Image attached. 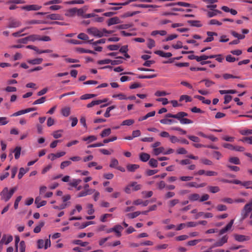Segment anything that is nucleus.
<instances>
[{"label": "nucleus", "mask_w": 252, "mask_h": 252, "mask_svg": "<svg viewBox=\"0 0 252 252\" xmlns=\"http://www.w3.org/2000/svg\"><path fill=\"white\" fill-rule=\"evenodd\" d=\"M141 185L138 184L137 182H132L125 187L124 191L126 193L129 194L131 191H135L140 190L141 189Z\"/></svg>", "instance_id": "f257e3e1"}, {"label": "nucleus", "mask_w": 252, "mask_h": 252, "mask_svg": "<svg viewBox=\"0 0 252 252\" xmlns=\"http://www.w3.org/2000/svg\"><path fill=\"white\" fill-rule=\"evenodd\" d=\"M173 116L174 118L178 119L182 124H189L192 123L191 120L184 118L188 116V114L184 112H180Z\"/></svg>", "instance_id": "f03ea898"}, {"label": "nucleus", "mask_w": 252, "mask_h": 252, "mask_svg": "<svg viewBox=\"0 0 252 252\" xmlns=\"http://www.w3.org/2000/svg\"><path fill=\"white\" fill-rule=\"evenodd\" d=\"M87 32L90 34L97 37H102L103 36H107L106 34H103L102 30H99L96 28L92 27L87 29Z\"/></svg>", "instance_id": "7ed1b4c3"}, {"label": "nucleus", "mask_w": 252, "mask_h": 252, "mask_svg": "<svg viewBox=\"0 0 252 252\" xmlns=\"http://www.w3.org/2000/svg\"><path fill=\"white\" fill-rule=\"evenodd\" d=\"M252 210V201L251 200V201L246 204L242 211V213H241V215H242V220H244L245 218H246L248 216V214Z\"/></svg>", "instance_id": "20e7f679"}, {"label": "nucleus", "mask_w": 252, "mask_h": 252, "mask_svg": "<svg viewBox=\"0 0 252 252\" xmlns=\"http://www.w3.org/2000/svg\"><path fill=\"white\" fill-rule=\"evenodd\" d=\"M21 24V22L19 20L13 17H10L8 20L7 28L9 29L16 28L20 27Z\"/></svg>", "instance_id": "39448f33"}, {"label": "nucleus", "mask_w": 252, "mask_h": 252, "mask_svg": "<svg viewBox=\"0 0 252 252\" xmlns=\"http://www.w3.org/2000/svg\"><path fill=\"white\" fill-rule=\"evenodd\" d=\"M0 195L1 196V199L5 202L8 201L12 196V195L9 192L8 189L7 187L3 189L2 191L0 192Z\"/></svg>", "instance_id": "423d86ee"}, {"label": "nucleus", "mask_w": 252, "mask_h": 252, "mask_svg": "<svg viewBox=\"0 0 252 252\" xmlns=\"http://www.w3.org/2000/svg\"><path fill=\"white\" fill-rule=\"evenodd\" d=\"M81 181L80 179H74L71 182L69 183L68 185L72 187L75 188L77 190H80L82 189L81 186H79Z\"/></svg>", "instance_id": "0eeeda50"}, {"label": "nucleus", "mask_w": 252, "mask_h": 252, "mask_svg": "<svg viewBox=\"0 0 252 252\" xmlns=\"http://www.w3.org/2000/svg\"><path fill=\"white\" fill-rule=\"evenodd\" d=\"M233 236L236 241L240 242L248 241L250 239L249 236L237 234H234Z\"/></svg>", "instance_id": "6e6552de"}, {"label": "nucleus", "mask_w": 252, "mask_h": 252, "mask_svg": "<svg viewBox=\"0 0 252 252\" xmlns=\"http://www.w3.org/2000/svg\"><path fill=\"white\" fill-rule=\"evenodd\" d=\"M122 23L120 19L118 17H114L109 19L107 21V24L108 26L111 25L120 24Z\"/></svg>", "instance_id": "1a4fd4ad"}, {"label": "nucleus", "mask_w": 252, "mask_h": 252, "mask_svg": "<svg viewBox=\"0 0 252 252\" xmlns=\"http://www.w3.org/2000/svg\"><path fill=\"white\" fill-rule=\"evenodd\" d=\"M41 8V6L37 5H28L25 6H23L21 7L22 9L26 10L27 11H31V10H38L40 9Z\"/></svg>", "instance_id": "9d476101"}, {"label": "nucleus", "mask_w": 252, "mask_h": 252, "mask_svg": "<svg viewBox=\"0 0 252 252\" xmlns=\"http://www.w3.org/2000/svg\"><path fill=\"white\" fill-rule=\"evenodd\" d=\"M228 237L226 236H223L220 240L216 242L212 247H217L222 246L224 244L227 242Z\"/></svg>", "instance_id": "9b49d317"}, {"label": "nucleus", "mask_w": 252, "mask_h": 252, "mask_svg": "<svg viewBox=\"0 0 252 252\" xmlns=\"http://www.w3.org/2000/svg\"><path fill=\"white\" fill-rule=\"evenodd\" d=\"M123 227L120 224H117L114 226V232L115 233L116 236L120 237L122 236V231Z\"/></svg>", "instance_id": "f8f14e48"}, {"label": "nucleus", "mask_w": 252, "mask_h": 252, "mask_svg": "<svg viewBox=\"0 0 252 252\" xmlns=\"http://www.w3.org/2000/svg\"><path fill=\"white\" fill-rule=\"evenodd\" d=\"M206 33L208 37L204 40V42H209L212 41L214 39L213 36L218 35L217 33L215 32H207Z\"/></svg>", "instance_id": "ddd939ff"}, {"label": "nucleus", "mask_w": 252, "mask_h": 252, "mask_svg": "<svg viewBox=\"0 0 252 252\" xmlns=\"http://www.w3.org/2000/svg\"><path fill=\"white\" fill-rule=\"evenodd\" d=\"M155 54L164 58H169L172 56V54L170 52L165 53L160 50H157L155 51Z\"/></svg>", "instance_id": "4468645a"}, {"label": "nucleus", "mask_w": 252, "mask_h": 252, "mask_svg": "<svg viewBox=\"0 0 252 252\" xmlns=\"http://www.w3.org/2000/svg\"><path fill=\"white\" fill-rule=\"evenodd\" d=\"M47 18L53 20H62L63 17L58 14H51L47 16Z\"/></svg>", "instance_id": "2eb2a0df"}, {"label": "nucleus", "mask_w": 252, "mask_h": 252, "mask_svg": "<svg viewBox=\"0 0 252 252\" xmlns=\"http://www.w3.org/2000/svg\"><path fill=\"white\" fill-rule=\"evenodd\" d=\"M97 139L96 136L94 135H90L87 137H84L82 138V140L86 141L87 144H89Z\"/></svg>", "instance_id": "dca6fc26"}, {"label": "nucleus", "mask_w": 252, "mask_h": 252, "mask_svg": "<svg viewBox=\"0 0 252 252\" xmlns=\"http://www.w3.org/2000/svg\"><path fill=\"white\" fill-rule=\"evenodd\" d=\"M199 198H200V195L198 193H192L189 194L188 196V199L190 201H199Z\"/></svg>", "instance_id": "f3484780"}, {"label": "nucleus", "mask_w": 252, "mask_h": 252, "mask_svg": "<svg viewBox=\"0 0 252 252\" xmlns=\"http://www.w3.org/2000/svg\"><path fill=\"white\" fill-rule=\"evenodd\" d=\"M109 4L111 5L120 6L118 7H110V8H108V9L112 10H118L121 8L122 6L125 5L124 4V2H122V3L111 2V3H109Z\"/></svg>", "instance_id": "a211bd4d"}, {"label": "nucleus", "mask_w": 252, "mask_h": 252, "mask_svg": "<svg viewBox=\"0 0 252 252\" xmlns=\"http://www.w3.org/2000/svg\"><path fill=\"white\" fill-rule=\"evenodd\" d=\"M140 159L143 162H146L150 159V156L145 153H142L139 155Z\"/></svg>", "instance_id": "6ab92c4d"}, {"label": "nucleus", "mask_w": 252, "mask_h": 252, "mask_svg": "<svg viewBox=\"0 0 252 252\" xmlns=\"http://www.w3.org/2000/svg\"><path fill=\"white\" fill-rule=\"evenodd\" d=\"M35 203L36 204L37 207L39 208L40 207L45 205L46 204V201L44 200L41 201L40 197L38 196L35 198Z\"/></svg>", "instance_id": "aec40b11"}, {"label": "nucleus", "mask_w": 252, "mask_h": 252, "mask_svg": "<svg viewBox=\"0 0 252 252\" xmlns=\"http://www.w3.org/2000/svg\"><path fill=\"white\" fill-rule=\"evenodd\" d=\"M94 191H95V190H84V191L80 192L77 194V197H81L85 196H86L87 195H89V194H91L94 192Z\"/></svg>", "instance_id": "412c9836"}, {"label": "nucleus", "mask_w": 252, "mask_h": 252, "mask_svg": "<svg viewBox=\"0 0 252 252\" xmlns=\"http://www.w3.org/2000/svg\"><path fill=\"white\" fill-rule=\"evenodd\" d=\"M139 167V165L135 164H129L127 165V170L129 172H134Z\"/></svg>", "instance_id": "4be33fe9"}, {"label": "nucleus", "mask_w": 252, "mask_h": 252, "mask_svg": "<svg viewBox=\"0 0 252 252\" xmlns=\"http://www.w3.org/2000/svg\"><path fill=\"white\" fill-rule=\"evenodd\" d=\"M228 161L232 164L238 165L240 164V159L238 157H230L228 158Z\"/></svg>", "instance_id": "5701e85b"}, {"label": "nucleus", "mask_w": 252, "mask_h": 252, "mask_svg": "<svg viewBox=\"0 0 252 252\" xmlns=\"http://www.w3.org/2000/svg\"><path fill=\"white\" fill-rule=\"evenodd\" d=\"M179 101L180 102H183L184 101H185V102H191L192 101V98L189 95H182L180 97Z\"/></svg>", "instance_id": "b1692460"}, {"label": "nucleus", "mask_w": 252, "mask_h": 252, "mask_svg": "<svg viewBox=\"0 0 252 252\" xmlns=\"http://www.w3.org/2000/svg\"><path fill=\"white\" fill-rule=\"evenodd\" d=\"M167 34V32L165 30H161V31H153L151 33V35L152 36H156L157 34H159L161 36L165 35Z\"/></svg>", "instance_id": "393cba45"}, {"label": "nucleus", "mask_w": 252, "mask_h": 252, "mask_svg": "<svg viewBox=\"0 0 252 252\" xmlns=\"http://www.w3.org/2000/svg\"><path fill=\"white\" fill-rule=\"evenodd\" d=\"M43 61V59L41 58H37L33 60H29L28 61V63L32 64H39Z\"/></svg>", "instance_id": "a878e982"}, {"label": "nucleus", "mask_w": 252, "mask_h": 252, "mask_svg": "<svg viewBox=\"0 0 252 252\" xmlns=\"http://www.w3.org/2000/svg\"><path fill=\"white\" fill-rule=\"evenodd\" d=\"M239 132L242 135L247 136L252 135V129H240Z\"/></svg>", "instance_id": "bb28decb"}, {"label": "nucleus", "mask_w": 252, "mask_h": 252, "mask_svg": "<svg viewBox=\"0 0 252 252\" xmlns=\"http://www.w3.org/2000/svg\"><path fill=\"white\" fill-rule=\"evenodd\" d=\"M21 148L20 147H16L13 151L14 153V157L15 159H17L20 158L21 155Z\"/></svg>", "instance_id": "cd10ccee"}, {"label": "nucleus", "mask_w": 252, "mask_h": 252, "mask_svg": "<svg viewBox=\"0 0 252 252\" xmlns=\"http://www.w3.org/2000/svg\"><path fill=\"white\" fill-rule=\"evenodd\" d=\"M155 115V111H151L147 114L145 116L143 117H140L138 119L139 121H142L143 120H146L148 119L149 117L154 116Z\"/></svg>", "instance_id": "c85d7f7f"}, {"label": "nucleus", "mask_w": 252, "mask_h": 252, "mask_svg": "<svg viewBox=\"0 0 252 252\" xmlns=\"http://www.w3.org/2000/svg\"><path fill=\"white\" fill-rule=\"evenodd\" d=\"M188 23L190 25V26L193 27H201L202 26L201 24L199 21L189 20L188 21Z\"/></svg>", "instance_id": "c756f323"}, {"label": "nucleus", "mask_w": 252, "mask_h": 252, "mask_svg": "<svg viewBox=\"0 0 252 252\" xmlns=\"http://www.w3.org/2000/svg\"><path fill=\"white\" fill-rule=\"evenodd\" d=\"M29 169L28 168L27 169H25L23 167L20 168L19 172L18 175V177L19 179H21L23 175L26 174L28 171Z\"/></svg>", "instance_id": "7c9ffc66"}, {"label": "nucleus", "mask_w": 252, "mask_h": 252, "mask_svg": "<svg viewBox=\"0 0 252 252\" xmlns=\"http://www.w3.org/2000/svg\"><path fill=\"white\" fill-rule=\"evenodd\" d=\"M132 27L131 24H126L117 26L116 28L119 30L127 29Z\"/></svg>", "instance_id": "2f4dec72"}, {"label": "nucleus", "mask_w": 252, "mask_h": 252, "mask_svg": "<svg viewBox=\"0 0 252 252\" xmlns=\"http://www.w3.org/2000/svg\"><path fill=\"white\" fill-rule=\"evenodd\" d=\"M164 151V148L162 147H160L159 148H157L154 149L153 153L156 156H158L161 153L163 154Z\"/></svg>", "instance_id": "473e14b6"}, {"label": "nucleus", "mask_w": 252, "mask_h": 252, "mask_svg": "<svg viewBox=\"0 0 252 252\" xmlns=\"http://www.w3.org/2000/svg\"><path fill=\"white\" fill-rule=\"evenodd\" d=\"M4 237L5 239L3 240V243H4L5 245L8 244L13 240V237L11 235L7 236L6 235H3L2 238H3Z\"/></svg>", "instance_id": "72a5a7b5"}, {"label": "nucleus", "mask_w": 252, "mask_h": 252, "mask_svg": "<svg viewBox=\"0 0 252 252\" xmlns=\"http://www.w3.org/2000/svg\"><path fill=\"white\" fill-rule=\"evenodd\" d=\"M141 214V212L136 211L132 213H128L126 215V216L129 219H134Z\"/></svg>", "instance_id": "f704fd0d"}, {"label": "nucleus", "mask_w": 252, "mask_h": 252, "mask_svg": "<svg viewBox=\"0 0 252 252\" xmlns=\"http://www.w3.org/2000/svg\"><path fill=\"white\" fill-rule=\"evenodd\" d=\"M230 33L234 37L237 38L238 39H243L245 37L244 35L239 34L234 31H231Z\"/></svg>", "instance_id": "c9c22d12"}, {"label": "nucleus", "mask_w": 252, "mask_h": 252, "mask_svg": "<svg viewBox=\"0 0 252 252\" xmlns=\"http://www.w3.org/2000/svg\"><path fill=\"white\" fill-rule=\"evenodd\" d=\"M63 131L62 130H58L55 131H54L52 133V135L55 139H58L62 136V133Z\"/></svg>", "instance_id": "e433bc0d"}, {"label": "nucleus", "mask_w": 252, "mask_h": 252, "mask_svg": "<svg viewBox=\"0 0 252 252\" xmlns=\"http://www.w3.org/2000/svg\"><path fill=\"white\" fill-rule=\"evenodd\" d=\"M240 141L243 142H246L249 144H252V136L250 137H244L243 138L239 140Z\"/></svg>", "instance_id": "4c0bfd02"}, {"label": "nucleus", "mask_w": 252, "mask_h": 252, "mask_svg": "<svg viewBox=\"0 0 252 252\" xmlns=\"http://www.w3.org/2000/svg\"><path fill=\"white\" fill-rule=\"evenodd\" d=\"M111 130L110 128H108L107 129H105L103 130L100 134V136L101 137H104L109 135L111 134Z\"/></svg>", "instance_id": "58836bf2"}, {"label": "nucleus", "mask_w": 252, "mask_h": 252, "mask_svg": "<svg viewBox=\"0 0 252 252\" xmlns=\"http://www.w3.org/2000/svg\"><path fill=\"white\" fill-rule=\"evenodd\" d=\"M113 98H118L120 100L127 99V97L124 94H115L112 95Z\"/></svg>", "instance_id": "ea45409f"}, {"label": "nucleus", "mask_w": 252, "mask_h": 252, "mask_svg": "<svg viewBox=\"0 0 252 252\" xmlns=\"http://www.w3.org/2000/svg\"><path fill=\"white\" fill-rule=\"evenodd\" d=\"M195 97L198 98L199 100H201L204 103L207 104H210L211 103V100L210 99H205V97L202 96L196 95Z\"/></svg>", "instance_id": "a19ab883"}, {"label": "nucleus", "mask_w": 252, "mask_h": 252, "mask_svg": "<svg viewBox=\"0 0 252 252\" xmlns=\"http://www.w3.org/2000/svg\"><path fill=\"white\" fill-rule=\"evenodd\" d=\"M73 243V244H74L75 245H79L82 247H86L89 244L88 242H83L80 240H74Z\"/></svg>", "instance_id": "79ce46f5"}, {"label": "nucleus", "mask_w": 252, "mask_h": 252, "mask_svg": "<svg viewBox=\"0 0 252 252\" xmlns=\"http://www.w3.org/2000/svg\"><path fill=\"white\" fill-rule=\"evenodd\" d=\"M72 163L70 160H66L63 161L60 165V168L62 169H63L66 167L69 166Z\"/></svg>", "instance_id": "37998d69"}, {"label": "nucleus", "mask_w": 252, "mask_h": 252, "mask_svg": "<svg viewBox=\"0 0 252 252\" xmlns=\"http://www.w3.org/2000/svg\"><path fill=\"white\" fill-rule=\"evenodd\" d=\"M220 93L221 94H234L237 93V91L234 90H220L219 91Z\"/></svg>", "instance_id": "c03bdc74"}, {"label": "nucleus", "mask_w": 252, "mask_h": 252, "mask_svg": "<svg viewBox=\"0 0 252 252\" xmlns=\"http://www.w3.org/2000/svg\"><path fill=\"white\" fill-rule=\"evenodd\" d=\"M242 186L245 187L246 189H252V181H244L243 182Z\"/></svg>", "instance_id": "a18cd8bd"}, {"label": "nucleus", "mask_w": 252, "mask_h": 252, "mask_svg": "<svg viewBox=\"0 0 252 252\" xmlns=\"http://www.w3.org/2000/svg\"><path fill=\"white\" fill-rule=\"evenodd\" d=\"M200 161L202 163L207 165H213V162L206 158H202L200 159Z\"/></svg>", "instance_id": "49530a36"}, {"label": "nucleus", "mask_w": 252, "mask_h": 252, "mask_svg": "<svg viewBox=\"0 0 252 252\" xmlns=\"http://www.w3.org/2000/svg\"><path fill=\"white\" fill-rule=\"evenodd\" d=\"M44 224V222H43V221L40 222L39 223V224L34 228V229L33 230L34 232L35 233H39L41 230V227H42L43 226Z\"/></svg>", "instance_id": "de8ad7c7"}, {"label": "nucleus", "mask_w": 252, "mask_h": 252, "mask_svg": "<svg viewBox=\"0 0 252 252\" xmlns=\"http://www.w3.org/2000/svg\"><path fill=\"white\" fill-rule=\"evenodd\" d=\"M95 96H96V95L94 94H85L82 95L80 97V99L82 100H85V99H88L93 98L94 97H95Z\"/></svg>", "instance_id": "09e8293b"}, {"label": "nucleus", "mask_w": 252, "mask_h": 252, "mask_svg": "<svg viewBox=\"0 0 252 252\" xmlns=\"http://www.w3.org/2000/svg\"><path fill=\"white\" fill-rule=\"evenodd\" d=\"M134 123V121L132 119H128L124 121L122 124V126H130Z\"/></svg>", "instance_id": "8fccbe9b"}, {"label": "nucleus", "mask_w": 252, "mask_h": 252, "mask_svg": "<svg viewBox=\"0 0 252 252\" xmlns=\"http://www.w3.org/2000/svg\"><path fill=\"white\" fill-rule=\"evenodd\" d=\"M149 165L152 167H157L158 166V161L154 158H151L149 162Z\"/></svg>", "instance_id": "3c124183"}, {"label": "nucleus", "mask_w": 252, "mask_h": 252, "mask_svg": "<svg viewBox=\"0 0 252 252\" xmlns=\"http://www.w3.org/2000/svg\"><path fill=\"white\" fill-rule=\"evenodd\" d=\"M29 41H34L35 40H39V35L36 34H32L28 36Z\"/></svg>", "instance_id": "603ef678"}, {"label": "nucleus", "mask_w": 252, "mask_h": 252, "mask_svg": "<svg viewBox=\"0 0 252 252\" xmlns=\"http://www.w3.org/2000/svg\"><path fill=\"white\" fill-rule=\"evenodd\" d=\"M202 239H196L188 241L187 245L189 246H193L196 245L198 243L201 242Z\"/></svg>", "instance_id": "864d4df0"}, {"label": "nucleus", "mask_w": 252, "mask_h": 252, "mask_svg": "<svg viewBox=\"0 0 252 252\" xmlns=\"http://www.w3.org/2000/svg\"><path fill=\"white\" fill-rule=\"evenodd\" d=\"M179 203V200L178 199H174L170 200L168 203V205L170 207H173Z\"/></svg>", "instance_id": "5fc2aeb1"}, {"label": "nucleus", "mask_w": 252, "mask_h": 252, "mask_svg": "<svg viewBox=\"0 0 252 252\" xmlns=\"http://www.w3.org/2000/svg\"><path fill=\"white\" fill-rule=\"evenodd\" d=\"M112 216V215L110 214H105L100 217V220L101 222H104L106 221L107 218H108L109 217H111Z\"/></svg>", "instance_id": "6e6d98bb"}, {"label": "nucleus", "mask_w": 252, "mask_h": 252, "mask_svg": "<svg viewBox=\"0 0 252 252\" xmlns=\"http://www.w3.org/2000/svg\"><path fill=\"white\" fill-rule=\"evenodd\" d=\"M78 38L83 40H88L89 36L84 33H80L77 36Z\"/></svg>", "instance_id": "4d7b16f0"}, {"label": "nucleus", "mask_w": 252, "mask_h": 252, "mask_svg": "<svg viewBox=\"0 0 252 252\" xmlns=\"http://www.w3.org/2000/svg\"><path fill=\"white\" fill-rule=\"evenodd\" d=\"M209 190L212 193H215L220 191V188L218 187L210 186L208 188Z\"/></svg>", "instance_id": "13d9d810"}, {"label": "nucleus", "mask_w": 252, "mask_h": 252, "mask_svg": "<svg viewBox=\"0 0 252 252\" xmlns=\"http://www.w3.org/2000/svg\"><path fill=\"white\" fill-rule=\"evenodd\" d=\"M120 47V45H110L107 46V48L110 51H116Z\"/></svg>", "instance_id": "bf43d9fd"}, {"label": "nucleus", "mask_w": 252, "mask_h": 252, "mask_svg": "<svg viewBox=\"0 0 252 252\" xmlns=\"http://www.w3.org/2000/svg\"><path fill=\"white\" fill-rule=\"evenodd\" d=\"M176 161L179 162V163L182 165L190 164L191 163V161L189 159H183L180 161L177 159Z\"/></svg>", "instance_id": "052dcab7"}, {"label": "nucleus", "mask_w": 252, "mask_h": 252, "mask_svg": "<svg viewBox=\"0 0 252 252\" xmlns=\"http://www.w3.org/2000/svg\"><path fill=\"white\" fill-rule=\"evenodd\" d=\"M19 250L20 252H25L26 244L24 241H22L20 242Z\"/></svg>", "instance_id": "680f3d73"}, {"label": "nucleus", "mask_w": 252, "mask_h": 252, "mask_svg": "<svg viewBox=\"0 0 252 252\" xmlns=\"http://www.w3.org/2000/svg\"><path fill=\"white\" fill-rule=\"evenodd\" d=\"M155 46V41H154V40L153 39H151V38H149L148 39L147 47L149 49H152V48H153Z\"/></svg>", "instance_id": "e2e57ef3"}, {"label": "nucleus", "mask_w": 252, "mask_h": 252, "mask_svg": "<svg viewBox=\"0 0 252 252\" xmlns=\"http://www.w3.org/2000/svg\"><path fill=\"white\" fill-rule=\"evenodd\" d=\"M46 100V98L45 96H42L40 97V98L36 100L33 102V105L35 104H41L45 102Z\"/></svg>", "instance_id": "0e129e2a"}, {"label": "nucleus", "mask_w": 252, "mask_h": 252, "mask_svg": "<svg viewBox=\"0 0 252 252\" xmlns=\"http://www.w3.org/2000/svg\"><path fill=\"white\" fill-rule=\"evenodd\" d=\"M221 11H219L218 10H214L213 11H209L208 12V17H213L216 15H217V14L218 13H221Z\"/></svg>", "instance_id": "69168bd1"}, {"label": "nucleus", "mask_w": 252, "mask_h": 252, "mask_svg": "<svg viewBox=\"0 0 252 252\" xmlns=\"http://www.w3.org/2000/svg\"><path fill=\"white\" fill-rule=\"evenodd\" d=\"M119 164V162L117 159L115 158H112L111 160L110 167L113 168L116 167Z\"/></svg>", "instance_id": "338daca9"}, {"label": "nucleus", "mask_w": 252, "mask_h": 252, "mask_svg": "<svg viewBox=\"0 0 252 252\" xmlns=\"http://www.w3.org/2000/svg\"><path fill=\"white\" fill-rule=\"evenodd\" d=\"M157 185L159 189H162L165 187H166V184L165 182L163 181H161L157 183Z\"/></svg>", "instance_id": "774afa93"}]
</instances>
